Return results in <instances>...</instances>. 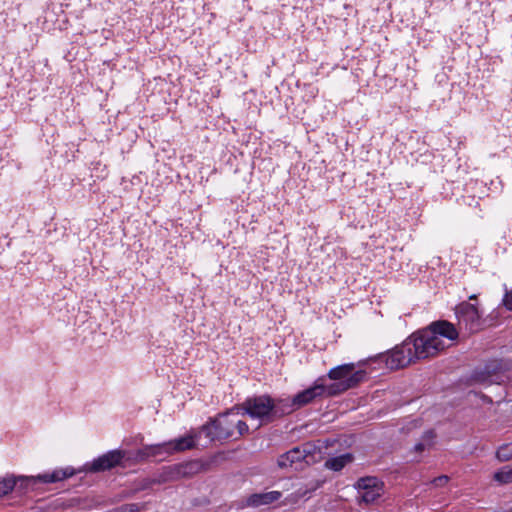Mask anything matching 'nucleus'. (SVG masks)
<instances>
[{
	"instance_id": "obj_1",
	"label": "nucleus",
	"mask_w": 512,
	"mask_h": 512,
	"mask_svg": "<svg viewBox=\"0 0 512 512\" xmlns=\"http://www.w3.org/2000/svg\"><path fill=\"white\" fill-rule=\"evenodd\" d=\"M458 336L459 332L452 323L446 320L433 322L389 351L386 364L391 369H399L415 360L433 357L450 347Z\"/></svg>"
},
{
	"instance_id": "obj_2",
	"label": "nucleus",
	"mask_w": 512,
	"mask_h": 512,
	"mask_svg": "<svg viewBox=\"0 0 512 512\" xmlns=\"http://www.w3.org/2000/svg\"><path fill=\"white\" fill-rule=\"evenodd\" d=\"M242 416L238 406L220 414L214 420L203 425L201 432L205 433L209 441L222 440L231 437H240L248 432V425L239 417Z\"/></svg>"
},
{
	"instance_id": "obj_3",
	"label": "nucleus",
	"mask_w": 512,
	"mask_h": 512,
	"mask_svg": "<svg viewBox=\"0 0 512 512\" xmlns=\"http://www.w3.org/2000/svg\"><path fill=\"white\" fill-rule=\"evenodd\" d=\"M320 455L321 448L308 442L301 446L294 447L280 455L277 459V465L281 469L292 468L294 470H299L305 465H310L319 461L321 458Z\"/></svg>"
},
{
	"instance_id": "obj_4",
	"label": "nucleus",
	"mask_w": 512,
	"mask_h": 512,
	"mask_svg": "<svg viewBox=\"0 0 512 512\" xmlns=\"http://www.w3.org/2000/svg\"><path fill=\"white\" fill-rule=\"evenodd\" d=\"M196 437V434H187L168 442L145 446L143 449L139 450L138 456L146 458L157 456L162 453L172 454L174 452L185 451L194 447Z\"/></svg>"
},
{
	"instance_id": "obj_5",
	"label": "nucleus",
	"mask_w": 512,
	"mask_h": 512,
	"mask_svg": "<svg viewBox=\"0 0 512 512\" xmlns=\"http://www.w3.org/2000/svg\"><path fill=\"white\" fill-rule=\"evenodd\" d=\"M457 325L460 331L476 333L483 327L482 314L475 304L462 302L455 307Z\"/></svg>"
},
{
	"instance_id": "obj_6",
	"label": "nucleus",
	"mask_w": 512,
	"mask_h": 512,
	"mask_svg": "<svg viewBox=\"0 0 512 512\" xmlns=\"http://www.w3.org/2000/svg\"><path fill=\"white\" fill-rule=\"evenodd\" d=\"M238 408L242 416L248 415L253 419L265 421L273 415L272 411L275 406L274 401L269 396L262 395L246 399Z\"/></svg>"
},
{
	"instance_id": "obj_7",
	"label": "nucleus",
	"mask_w": 512,
	"mask_h": 512,
	"mask_svg": "<svg viewBox=\"0 0 512 512\" xmlns=\"http://www.w3.org/2000/svg\"><path fill=\"white\" fill-rule=\"evenodd\" d=\"M355 488L358 491L359 503L367 505L374 503L384 493V483L374 476H366L357 480Z\"/></svg>"
},
{
	"instance_id": "obj_8",
	"label": "nucleus",
	"mask_w": 512,
	"mask_h": 512,
	"mask_svg": "<svg viewBox=\"0 0 512 512\" xmlns=\"http://www.w3.org/2000/svg\"><path fill=\"white\" fill-rule=\"evenodd\" d=\"M124 458V453L120 450H111L98 458L94 459L88 466L91 472H100L109 470L120 464Z\"/></svg>"
},
{
	"instance_id": "obj_9",
	"label": "nucleus",
	"mask_w": 512,
	"mask_h": 512,
	"mask_svg": "<svg viewBox=\"0 0 512 512\" xmlns=\"http://www.w3.org/2000/svg\"><path fill=\"white\" fill-rule=\"evenodd\" d=\"M504 378L505 376L496 361L491 362L483 370L476 371L474 374V380L482 385L500 384L504 381Z\"/></svg>"
},
{
	"instance_id": "obj_10",
	"label": "nucleus",
	"mask_w": 512,
	"mask_h": 512,
	"mask_svg": "<svg viewBox=\"0 0 512 512\" xmlns=\"http://www.w3.org/2000/svg\"><path fill=\"white\" fill-rule=\"evenodd\" d=\"M328 395V387H325L322 383L318 381L315 384L293 397V404L297 406V408H301L309 403H311L315 398L321 397L322 395Z\"/></svg>"
},
{
	"instance_id": "obj_11",
	"label": "nucleus",
	"mask_w": 512,
	"mask_h": 512,
	"mask_svg": "<svg viewBox=\"0 0 512 512\" xmlns=\"http://www.w3.org/2000/svg\"><path fill=\"white\" fill-rule=\"evenodd\" d=\"M282 496L280 491H269L263 493L251 494L245 499L243 506L247 507H260L263 505H269L278 501Z\"/></svg>"
},
{
	"instance_id": "obj_12",
	"label": "nucleus",
	"mask_w": 512,
	"mask_h": 512,
	"mask_svg": "<svg viewBox=\"0 0 512 512\" xmlns=\"http://www.w3.org/2000/svg\"><path fill=\"white\" fill-rule=\"evenodd\" d=\"M365 372L362 370L356 371L348 376L345 381L339 382L337 384H333L328 387V395H336L340 392H343L349 388L356 386L359 382L363 381L365 378Z\"/></svg>"
},
{
	"instance_id": "obj_13",
	"label": "nucleus",
	"mask_w": 512,
	"mask_h": 512,
	"mask_svg": "<svg viewBox=\"0 0 512 512\" xmlns=\"http://www.w3.org/2000/svg\"><path fill=\"white\" fill-rule=\"evenodd\" d=\"M71 475H72V472L67 473L66 471H63V470H55L52 473L40 474L37 477H21L19 479L22 481L31 482V483H35L37 480H39L43 483H53V482L61 481Z\"/></svg>"
},
{
	"instance_id": "obj_14",
	"label": "nucleus",
	"mask_w": 512,
	"mask_h": 512,
	"mask_svg": "<svg viewBox=\"0 0 512 512\" xmlns=\"http://www.w3.org/2000/svg\"><path fill=\"white\" fill-rule=\"evenodd\" d=\"M353 461V456L350 453H345L336 457H332L326 460L325 466L326 468L333 471H340L347 464Z\"/></svg>"
},
{
	"instance_id": "obj_15",
	"label": "nucleus",
	"mask_w": 512,
	"mask_h": 512,
	"mask_svg": "<svg viewBox=\"0 0 512 512\" xmlns=\"http://www.w3.org/2000/svg\"><path fill=\"white\" fill-rule=\"evenodd\" d=\"M320 486L319 482L314 483L311 486L307 487H301L297 489L295 492L288 495L285 500L284 504H296L300 499L306 497L308 494L314 492L316 489H318Z\"/></svg>"
},
{
	"instance_id": "obj_16",
	"label": "nucleus",
	"mask_w": 512,
	"mask_h": 512,
	"mask_svg": "<svg viewBox=\"0 0 512 512\" xmlns=\"http://www.w3.org/2000/svg\"><path fill=\"white\" fill-rule=\"evenodd\" d=\"M354 364H343L337 367L332 368L328 376L332 380H340V382L345 381L348 376L353 372Z\"/></svg>"
},
{
	"instance_id": "obj_17",
	"label": "nucleus",
	"mask_w": 512,
	"mask_h": 512,
	"mask_svg": "<svg viewBox=\"0 0 512 512\" xmlns=\"http://www.w3.org/2000/svg\"><path fill=\"white\" fill-rule=\"evenodd\" d=\"M293 398L280 399L274 402L275 408L272 411L273 415H285L290 414L297 410V406L292 405Z\"/></svg>"
},
{
	"instance_id": "obj_18",
	"label": "nucleus",
	"mask_w": 512,
	"mask_h": 512,
	"mask_svg": "<svg viewBox=\"0 0 512 512\" xmlns=\"http://www.w3.org/2000/svg\"><path fill=\"white\" fill-rule=\"evenodd\" d=\"M493 480L499 485L512 483V466L506 465L493 474Z\"/></svg>"
},
{
	"instance_id": "obj_19",
	"label": "nucleus",
	"mask_w": 512,
	"mask_h": 512,
	"mask_svg": "<svg viewBox=\"0 0 512 512\" xmlns=\"http://www.w3.org/2000/svg\"><path fill=\"white\" fill-rule=\"evenodd\" d=\"M496 458L500 462H506L512 459V443L501 445L496 451Z\"/></svg>"
},
{
	"instance_id": "obj_20",
	"label": "nucleus",
	"mask_w": 512,
	"mask_h": 512,
	"mask_svg": "<svg viewBox=\"0 0 512 512\" xmlns=\"http://www.w3.org/2000/svg\"><path fill=\"white\" fill-rule=\"evenodd\" d=\"M434 436L435 435L432 430L426 431L422 437V440L414 446V450L416 452H422L429 448L433 443Z\"/></svg>"
},
{
	"instance_id": "obj_21",
	"label": "nucleus",
	"mask_w": 512,
	"mask_h": 512,
	"mask_svg": "<svg viewBox=\"0 0 512 512\" xmlns=\"http://www.w3.org/2000/svg\"><path fill=\"white\" fill-rule=\"evenodd\" d=\"M16 486V479L13 477H5L0 480V497L11 492Z\"/></svg>"
},
{
	"instance_id": "obj_22",
	"label": "nucleus",
	"mask_w": 512,
	"mask_h": 512,
	"mask_svg": "<svg viewBox=\"0 0 512 512\" xmlns=\"http://www.w3.org/2000/svg\"><path fill=\"white\" fill-rule=\"evenodd\" d=\"M449 481V477L447 475H441L439 477H436L432 480V484L435 487H442L445 486Z\"/></svg>"
},
{
	"instance_id": "obj_23",
	"label": "nucleus",
	"mask_w": 512,
	"mask_h": 512,
	"mask_svg": "<svg viewBox=\"0 0 512 512\" xmlns=\"http://www.w3.org/2000/svg\"><path fill=\"white\" fill-rule=\"evenodd\" d=\"M139 505L135 503L126 504L119 508L120 512H137L139 511Z\"/></svg>"
},
{
	"instance_id": "obj_24",
	"label": "nucleus",
	"mask_w": 512,
	"mask_h": 512,
	"mask_svg": "<svg viewBox=\"0 0 512 512\" xmlns=\"http://www.w3.org/2000/svg\"><path fill=\"white\" fill-rule=\"evenodd\" d=\"M503 303L508 310L512 311V290L509 292H506L504 299H503Z\"/></svg>"
},
{
	"instance_id": "obj_25",
	"label": "nucleus",
	"mask_w": 512,
	"mask_h": 512,
	"mask_svg": "<svg viewBox=\"0 0 512 512\" xmlns=\"http://www.w3.org/2000/svg\"><path fill=\"white\" fill-rule=\"evenodd\" d=\"M469 299H470V300H474V299H476V295H471V296L469 297Z\"/></svg>"
}]
</instances>
